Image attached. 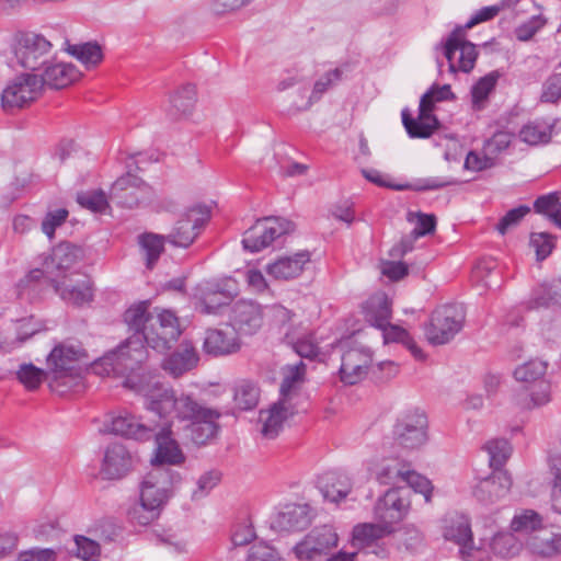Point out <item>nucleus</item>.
Returning <instances> with one entry per match:
<instances>
[{
	"label": "nucleus",
	"mask_w": 561,
	"mask_h": 561,
	"mask_svg": "<svg viewBox=\"0 0 561 561\" xmlns=\"http://www.w3.org/2000/svg\"><path fill=\"white\" fill-rule=\"evenodd\" d=\"M229 318L234 332L251 335L254 334L263 323V310L262 307L253 300L240 299L231 307Z\"/></svg>",
	"instance_id": "nucleus-20"
},
{
	"label": "nucleus",
	"mask_w": 561,
	"mask_h": 561,
	"mask_svg": "<svg viewBox=\"0 0 561 561\" xmlns=\"http://www.w3.org/2000/svg\"><path fill=\"white\" fill-rule=\"evenodd\" d=\"M232 291L227 282H208L196 289L195 309L204 314H217L220 309L229 304Z\"/></svg>",
	"instance_id": "nucleus-18"
},
{
	"label": "nucleus",
	"mask_w": 561,
	"mask_h": 561,
	"mask_svg": "<svg viewBox=\"0 0 561 561\" xmlns=\"http://www.w3.org/2000/svg\"><path fill=\"white\" fill-rule=\"evenodd\" d=\"M351 488V480L343 472L329 471L318 478V489L323 499L333 503L344 500Z\"/></svg>",
	"instance_id": "nucleus-28"
},
{
	"label": "nucleus",
	"mask_w": 561,
	"mask_h": 561,
	"mask_svg": "<svg viewBox=\"0 0 561 561\" xmlns=\"http://www.w3.org/2000/svg\"><path fill=\"white\" fill-rule=\"evenodd\" d=\"M180 473L168 467H153L140 486V503L129 512L131 520L148 525L159 517L168 502L172 488L180 481Z\"/></svg>",
	"instance_id": "nucleus-5"
},
{
	"label": "nucleus",
	"mask_w": 561,
	"mask_h": 561,
	"mask_svg": "<svg viewBox=\"0 0 561 561\" xmlns=\"http://www.w3.org/2000/svg\"><path fill=\"white\" fill-rule=\"evenodd\" d=\"M288 416L283 400L274 403L268 410L260 411V422L262 423L261 433L265 438H275L283 428V424Z\"/></svg>",
	"instance_id": "nucleus-35"
},
{
	"label": "nucleus",
	"mask_w": 561,
	"mask_h": 561,
	"mask_svg": "<svg viewBox=\"0 0 561 561\" xmlns=\"http://www.w3.org/2000/svg\"><path fill=\"white\" fill-rule=\"evenodd\" d=\"M511 486L512 479L506 471H494L476 484L473 495L481 503L489 504L503 497Z\"/></svg>",
	"instance_id": "nucleus-23"
},
{
	"label": "nucleus",
	"mask_w": 561,
	"mask_h": 561,
	"mask_svg": "<svg viewBox=\"0 0 561 561\" xmlns=\"http://www.w3.org/2000/svg\"><path fill=\"white\" fill-rule=\"evenodd\" d=\"M54 291L67 305L83 307L94 298L93 282L88 275L62 274L49 279Z\"/></svg>",
	"instance_id": "nucleus-11"
},
{
	"label": "nucleus",
	"mask_w": 561,
	"mask_h": 561,
	"mask_svg": "<svg viewBox=\"0 0 561 561\" xmlns=\"http://www.w3.org/2000/svg\"><path fill=\"white\" fill-rule=\"evenodd\" d=\"M490 549L493 554L508 559L518 554L520 543L512 533H499L491 539Z\"/></svg>",
	"instance_id": "nucleus-49"
},
{
	"label": "nucleus",
	"mask_w": 561,
	"mask_h": 561,
	"mask_svg": "<svg viewBox=\"0 0 561 561\" xmlns=\"http://www.w3.org/2000/svg\"><path fill=\"white\" fill-rule=\"evenodd\" d=\"M465 322V313L457 305H444L436 308L425 325V336L432 345L450 342L460 332Z\"/></svg>",
	"instance_id": "nucleus-9"
},
{
	"label": "nucleus",
	"mask_w": 561,
	"mask_h": 561,
	"mask_svg": "<svg viewBox=\"0 0 561 561\" xmlns=\"http://www.w3.org/2000/svg\"><path fill=\"white\" fill-rule=\"evenodd\" d=\"M50 259L58 272L67 274L83 259V250L72 243L61 242L53 249Z\"/></svg>",
	"instance_id": "nucleus-37"
},
{
	"label": "nucleus",
	"mask_w": 561,
	"mask_h": 561,
	"mask_svg": "<svg viewBox=\"0 0 561 561\" xmlns=\"http://www.w3.org/2000/svg\"><path fill=\"white\" fill-rule=\"evenodd\" d=\"M561 100V73H551L542 83L540 101L556 104Z\"/></svg>",
	"instance_id": "nucleus-58"
},
{
	"label": "nucleus",
	"mask_w": 561,
	"mask_h": 561,
	"mask_svg": "<svg viewBox=\"0 0 561 561\" xmlns=\"http://www.w3.org/2000/svg\"><path fill=\"white\" fill-rule=\"evenodd\" d=\"M310 523L311 508L308 504H289L278 512L273 525L280 531H299Z\"/></svg>",
	"instance_id": "nucleus-26"
},
{
	"label": "nucleus",
	"mask_w": 561,
	"mask_h": 561,
	"mask_svg": "<svg viewBox=\"0 0 561 561\" xmlns=\"http://www.w3.org/2000/svg\"><path fill=\"white\" fill-rule=\"evenodd\" d=\"M547 371V363L539 359H531L514 370V377L517 381L525 383H537Z\"/></svg>",
	"instance_id": "nucleus-50"
},
{
	"label": "nucleus",
	"mask_w": 561,
	"mask_h": 561,
	"mask_svg": "<svg viewBox=\"0 0 561 561\" xmlns=\"http://www.w3.org/2000/svg\"><path fill=\"white\" fill-rule=\"evenodd\" d=\"M459 181L449 176H428L416 179L412 183L405 185H398L394 188L398 191L412 190L415 192L436 191L448 186L458 185Z\"/></svg>",
	"instance_id": "nucleus-47"
},
{
	"label": "nucleus",
	"mask_w": 561,
	"mask_h": 561,
	"mask_svg": "<svg viewBox=\"0 0 561 561\" xmlns=\"http://www.w3.org/2000/svg\"><path fill=\"white\" fill-rule=\"evenodd\" d=\"M149 302L141 301L129 307L124 313V321L134 331L117 348L107 352L92 363V370L100 376L127 377L142 370L147 359V347L158 353L171 348L181 335L179 320L170 310L158 313L148 311Z\"/></svg>",
	"instance_id": "nucleus-1"
},
{
	"label": "nucleus",
	"mask_w": 561,
	"mask_h": 561,
	"mask_svg": "<svg viewBox=\"0 0 561 561\" xmlns=\"http://www.w3.org/2000/svg\"><path fill=\"white\" fill-rule=\"evenodd\" d=\"M42 88L44 85L50 89H64L75 82L80 72L71 64L60 62L51 59L43 69L41 75H37Z\"/></svg>",
	"instance_id": "nucleus-25"
},
{
	"label": "nucleus",
	"mask_w": 561,
	"mask_h": 561,
	"mask_svg": "<svg viewBox=\"0 0 561 561\" xmlns=\"http://www.w3.org/2000/svg\"><path fill=\"white\" fill-rule=\"evenodd\" d=\"M196 102V89L194 84H185L170 96L169 115L173 118L188 115Z\"/></svg>",
	"instance_id": "nucleus-38"
},
{
	"label": "nucleus",
	"mask_w": 561,
	"mask_h": 561,
	"mask_svg": "<svg viewBox=\"0 0 561 561\" xmlns=\"http://www.w3.org/2000/svg\"><path fill=\"white\" fill-rule=\"evenodd\" d=\"M365 320L374 328H383L391 319V301L383 293L370 296L363 305Z\"/></svg>",
	"instance_id": "nucleus-33"
},
{
	"label": "nucleus",
	"mask_w": 561,
	"mask_h": 561,
	"mask_svg": "<svg viewBox=\"0 0 561 561\" xmlns=\"http://www.w3.org/2000/svg\"><path fill=\"white\" fill-rule=\"evenodd\" d=\"M43 284L44 271L41 268H33L16 283V296L20 299H26L31 301L39 295L43 288Z\"/></svg>",
	"instance_id": "nucleus-41"
},
{
	"label": "nucleus",
	"mask_w": 561,
	"mask_h": 561,
	"mask_svg": "<svg viewBox=\"0 0 561 561\" xmlns=\"http://www.w3.org/2000/svg\"><path fill=\"white\" fill-rule=\"evenodd\" d=\"M407 490L402 486L389 489L375 506V518L378 522L358 524L353 528V545L358 548H369L386 535L394 531L409 510V501L403 495Z\"/></svg>",
	"instance_id": "nucleus-3"
},
{
	"label": "nucleus",
	"mask_w": 561,
	"mask_h": 561,
	"mask_svg": "<svg viewBox=\"0 0 561 561\" xmlns=\"http://www.w3.org/2000/svg\"><path fill=\"white\" fill-rule=\"evenodd\" d=\"M221 413L211 408L202 405L196 415L186 422L185 428L190 433V438L196 445H204L214 438L219 432L218 420Z\"/></svg>",
	"instance_id": "nucleus-21"
},
{
	"label": "nucleus",
	"mask_w": 561,
	"mask_h": 561,
	"mask_svg": "<svg viewBox=\"0 0 561 561\" xmlns=\"http://www.w3.org/2000/svg\"><path fill=\"white\" fill-rule=\"evenodd\" d=\"M456 95L451 91L450 84H433L421 98V112L434 111L435 102L453 101Z\"/></svg>",
	"instance_id": "nucleus-53"
},
{
	"label": "nucleus",
	"mask_w": 561,
	"mask_h": 561,
	"mask_svg": "<svg viewBox=\"0 0 561 561\" xmlns=\"http://www.w3.org/2000/svg\"><path fill=\"white\" fill-rule=\"evenodd\" d=\"M68 215L66 208H57L46 214L42 221V230L49 240H53L56 229L66 221Z\"/></svg>",
	"instance_id": "nucleus-64"
},
{
	"label": "nucleus",
	"mask_w": 561,
	"mask_h": 561,
	"mask_svg": "<svg viewBox=\"0 0 561 561\" xmlns=\"http://www.w3.org/2000/svg\"><path fill=\"white\" fill-rule=\"evenodd\" d=\"M495 164L496 162L493 160L492 156H490L483 147L481 152L476 150L469 151L465 159L463 167L469 171L480 172L491 169Z\"/></svg>",
	"instance_id": "nucleus-56"
},
{
	"label": "nucleus",
	"mask_w": 561,
	"mask_h": 561,
	"mask_svg": "<svg viewBox=\"0 0 561 561\" xmlns=\"http://www.w3.org/2000/svg\"><path fill=\"white\" fill-rule=\"evenodd\" d=\"M520 1L522 0H501L497 4L483 7L478 10L463 26L453 31L443 46V54L448 61L449 72H470L474 68L478 57L477 46L465 39L460 32L494 19L502 10L515 8Z\"/></svg>",
	"instance_id": "nucleus-4"
},
{
	"label": "nucleus",
	"mask_w": 561,
	"mask_h": 561,
	"mask_svg": "<svg viewBox=\"0 0 561 561\" xmlns=\"http://www.w3.org/2000/svg\"><path fill=\"white\" fill-rule=\"evenodd\" d=\"M16 377L19 381L27 389H37L44 379H48L47 369L36 367L32 363L22 364L18 371Z\"/></svg>",
	"instance_id": "nucleus-52"
},
{
	"label": "nucleus",
	"mask_w": 561,
	"mask_h": 561,
	"mask_svg": "<svg viewBox=\"0 0 561 561\" xmlns=\"http://www.w3.org/2000/svg\"><path fill=\"white\" fill-rule=\"evenodd\" d=\"M547 23V19L542 14L534 15L526 22L518 25L515 35L518 41L527 42L534 37Z\"/></svg>",
	"instance_id": "nucleus-63"
},
{
	"label": "nucleus",
	"mask_w": 561,
	"mask_h": 561,
	"mask_svg": "<svg viewBox=\"0 0 561 561\" xmlns=\"http://www.w3.org/2000/svg\"><path fill=\"white\" fill-rule=\"evenodd\" d=\"M379 330L382 331V339L385 344L401 343L411 351L415 358H424L423 352L415 345L412 336L405 329L396 324H391L390 321H388V323L383 328H379Z\"/></svg>",
	"instance_id": "nucleus-43"
},
{
	"label": "nucleus",
	"mask_w": 561,
	"mask_h": 561,
	"mask_svg": "<svg viewBox=\"0 0 561 561\" xmlns=\"http://www.w3.org/2000/svg\"><path fill=\"white\" fill-rule=\"evenodd\" d=\"M527 546L530 552L538 557H556L561 553V534H551L548 537L534 536Z\"/></svg>",
	"instance_id": "nucleus-44"
},
{
	"label": "nucleus",
	"mask_w": 561,
	"mask_h": 561,
	"mask_svg": "<svg viewBox=\"0 0 561 561\" xmlns=\"http://www.w3.org/2000/svg\"><path fill=\"white\" fill-rule=\"evenodd\" d=\"M402 483H405L414 492L421 493L422 495H424V499L426 502L431 501L433 486H432L431 481L427 478L409 469L408 472H405V474H404V479H403Z\"/></svg>",
	"instance_id": "nucleus-60"
},
{
	"label": "nucleus",
	"mask_w": 561,
	"mask_h": 561,
	"mask_svg": "<svg viewBox=\"0 0 561 561\" xmlns=\"http://www.w3.org/2000/svg\"><path fill=\"white\" fill-rule=\"evenodd\" d=\"M41 331V325L34 317H26L14 322L13 331L4 335L0 344L1 350L11 353L23 346V344Z\"/></svg>",
	"instance_id": "nucleus-31"
},
{
	"label": "nucleus",
	"mask_w": 561,
	"mask_h": 561,
	"mask_svg": "<svg viewBox=\"0 0 561 561\" xmlns=\"http://www.w3.org/2000/svg\"><path fill=\"white\" fill-rule=\"evenodd\" d=\"M42 91L38 76L35 73H23L12 80L1 94V106L4 112L13 113L33 101Z\"/></svg>",
	"instance_id": "nucleus-14"
},
{
	"label": "nucleus",
	"mask_w": 561,
	"mask_h": 561,
	"mask_svg": "<svg viewBox=\"0 0 561 561\" xmlns=\"http://www.w3.org/2000/svg\"><path fill=\"white\" fill-rule=\"evenodd\" d=\"M133 457L123 444L114 443L107 446L102 461L101 473L113 480L124 477L131 468Z\"/></svg>",
	"instance_id": "nucleus-22"
},
{
	"label": "nucleus",
	"mask_w": 561,
	"mask_h": 561,
	"mask_svg": "<svg viewBox=\"0 0 561 561\" xmlns=\"http://www.w3.org/2000/svg\"><path fill=\"white\" fill-rule=\"evenodd\" d=\"M561 295L556 285L541 284L533 289L526 308L529 310H539L557 306V296Z\"/></svg>",
	"instance_id": "nucleus-45"
},
{
	"label": "nucleus",
	"mask_w": 561,
	"mask_h": 561,
	"mask_svg": "<svg viewBox=\"0 0 561 561\" xmlns=\"http://www.w3.org/2000/svg\"><path fill=\"white\" fill-rule=\"evenodd\" d=\"M291 222L280 217H265L256 220L243 236V248L256 253L270 247L276 239L291 230Z\"/></svg>",
	"instance_id": "nucleus-12"
},
{
	"label": "nucleus",
	"mask_w": 561,
	"mask_h": 561,
	"mask_svg": "<svg viewBox=\"0 0 561 561\" xmlns=\"http://www.w3.org/2000/svg\"><path fill=\"white\" fill-rule=\"evenodd\" d=\"M337 534L332 526L316 527L296 543L294 553L299 561H316L328 554L337 545Z\"/></svg>",
	"instance_id": "nucleus-15"
},
{
	"label": "nucleus",
	"mask_w": 561,
	"mask_h": 561,
	"mask_svg": "<svg viewBox=\"0 0 561 561\" xmlns=\"http://www.w3.org/2000/svg\"><path fill=\"white\" fill-rule=\"evenodd\" d=\"M394 436L405 449H417L427 442V417L419 411L404 414L396 424Z\"/></svg>",
	"instance_id": "nucleus-16"
},
{
	"label": "nucleus",
	"mask_w": 561,
	"mask_h": 561,
	"mask_svg": "<svg viewBox=\"0 0 561 561\" xmlns=\"http://www.w3.org/2000/svg\"><path fill=\"white\" fill-rule=\"evenodd\" d=\"M157 427V422H144L141 417L127 411L113 416L106 425V430L112 434L144 442L152 438Z\"/></svg>",
	"instance_id": "nucleus-17"
},
{
	"label": "nucleus",
	"mask_w": 561,
	"mask_h": 561,
	"mask_svg": "<svg viewBox=\"0 0 561 561\" xmlns=\"http://www.w3.org/2000/svg\"><path fill=\"white\" fill-rule=\"evenodd\" d=\"M341 351L340 379L343 383L353 386L362 381L373 363V351L354 336L337 342Z\"/></svg>",
	"instance_id": "nucleus-7"
},
{
	"label": "nucleus",
	"mask_w": 561,
	"mask_h": 561,
	"mask_svg": "<svg viewBox=\"0 0 561 561\" xmlns=\"http://www.w3.org/2000/svg\"><path fill=\"white\" fill-rule=\"evenodd\" d=\"M284 341L301 357L314 358L319 354V346L313 333L302 323L287 328L284 333Z\"/></svg>",
	"instance_id": "nucleus-30"
},
{
	"label": "nucleus",
	"mask_w": 561,
	"mask_h": 561,
	"mask_svg": "<svg viewBox=\"0 0 561 561\" xmlns=\"http://www.w3.org/2000/svg\"><path fill=\"white\" fill-rule=\"evenodd\" d=\"M483 449L489 455L490 467L494 471H502L501 468L505 465L512 453V446L505 438H493L488 440Z\"/></svg>",
	"instance_id": "nucleus-46"
},
{
	"label": "nucleus",
	"mask_w": 561,
	"mask_h": 561,
	"mask_svg": "<svg viewBox=\"0 0 561 561\" xmlns=\"http://www.w3.org/2000/svg\"><path fill=\"white\" fill-rule=\"evenodd\" d=\"M343 69L342 68H335L328 72H325L323 76H321L313 85V90L310 95V101L306 104V107H309L311 105L312 101H318L321 99V96L332 87H334L336 83H339L342 80L343 77Z\"/></svg>",
	"instance_id": "nucleus-55"
},
{
	"label": "nucleus",
	"mask_w": 561,
	"mask_h": 561,
	"mask_svg": "<svg viewBox=\"0 0 561 561\" xmlns=\"http://www.w3.org/2000/svg\"><path fill=\"white\" fill-rule=\"evenodd\" d=\"M402 123L411 138H428L434 130L438 127V121L433 114V111L421 112V104L419 105V117L411 118L407 110L402 111Z\"/></svg>",
	"instance_id": "nucleus-34"
},
{
	"label": "nucleus",
	"mask_w": 561,
	"mask_h": 561,
	"mask_svg": "<svg viewBox=\"0 0 561 561\" xmlns=\"http://www.w3.org/2000/svg\"><path fill=\"white\" fill-rule=\"evenodd\" d=\"M67 51L87 69L98 66L103 59L102 48L98 43L88 42L69 45Z\"/></svg>",
	"instance_id": "nucleus-42"
},
{
	"label": "nucleus",
	"mask_w": 561,
	"mask_h": 561,
	"mask_svg": "<svg viewBox=\"0 0 561 561\" xmlns=\"http://www.w3.org/2000/svg\"><path fill=\"white\" fill-rule=\"evenodd\" d=\"M51 43L41 34L22 33L12 44V66H21L31 71L44 69L51 58Z\"/></svg>",
	"instance_id": "nucleus-8"
},
{
	"label": "nucleus",
	"mask_w": 561,
	"mask_h": 561,
	"mask_svg": "<svg viewBox=\"0 0 561 561\" xmlns=\"http://www.w3.org/2000/svg\"><path fill=\"white\" fill-rule=\"evenodd\" d=\"M240 343L236 332L211 329L206 331L203 350L211 356L230 355L239 351Z\"/></svg>",
	"instance_id": "nucleus-29"
},
{
	"label": "nucleus",
	"mask_w": 561,
	"mask_h": 561,
	"mask_svg": "<svg viewBox=\"0 0 561 561\" xmlns=\"http://www.w3.org/2000/svg\"><path fill=\"white\" fill-rule=\"evenodd\" d=\"M310 261L308 252H299L290 256H279L266 265L268 276L277 280H289L298 277Z\"/></svg>",
	"instance_id": "nucleus-27"
},
{
	"label": "nucleus",
	"mask_w": 561,
	"mask_h": 561,
	"mask_svg": "<svg viewBox=\"0 0 561 561\" xmlns=\"http://www.w3.org/2000/svg\"><path fill=\"white\" fill-rule=\"evenodd\" d=\"M75 541L78 558L83 561H99L101 549L96 541L84 536H77Z\"/></svg>",
	"instance_id": "nucleus-62"
},
{
	"label": "nucleus",
	"mask_w": 561,
	"mask_h": 561,
	"mask_svg": "<svg viewBox=\"0 0 561 561\" xmlns=\"http://www.w3.org/2000/svg\"><path fill=\"white\" fill-rule=\"evenodd\" d=\"M147 190L148 186L140 178L128 172L113 183L111 196L118 199V203L124 206L131 208L140 203L145 197L140 193H145Z\"/></svg>",
	"instance_id": "nucleus-24"
},
{
	"label": "nucleus",
	"mask_w": 561,
	"mask_h": 561,
	"mask_svg": "<svg viewBox=\"0 0 561 561\" xmlns=\"http://www.w3.org/2000/svg\"><path fill=\"white\" fill-rule=\"evenodd\" d=\"M210 218V208L205 205L191 207L167 236V242L178 248H188Z\"/></svg>",
	"instance_id": "nucleus-13"
},
{
	"label": "nucleus",
	"mask_w": 561,
	"mask_h": 561,
	"mask_svg": "<svg viewBox=\"0 0 561 561\" xmlns=\"http://www.w3.org/2000/svg\"><path fill=\"white\" fill-rule=\"evenodd\" d=\"M542 526V517L533 510H522L515 514L511 522V529L514 533L528 534Z\"/></svg>",
	"instance_id": "nucleus-51"
},
{
	"label": "nucleus",
	"mask_w": 561,
	"mask_h": 561,
	"mask_svg": "<svg viewBox=\"0 0 561 561\" xmlns=\"http://www.w3.org/2000/svg\"><path fill=\"white\" fill-rule=\"evenodd\" d=\"M501 77L500 71L493 70L481 77L470 90L471 107L473 111H482L486 107L490 94L494 91Z\"/></svg>",
	"instance_id": "nucleus-36"
},
{
	"label": "nucleus",
	"mask_w": 561,
	"mask_h": 561,
	"mask_svg": "<svg viewBox=\"0 0 561 561\" xmlns=\"http://www.w3.org/2000/svg\"><path fill=\"white\" fill-rule=\"evenodd\" d=\"M409 469L404 465L400 463L396 459L383 461L374 469L369 468L370 476H374L380 484L385 485H397L403 482L404 474Z\"/></svg>",
	"instance_id": "nucleus-39"
},
{
	"label": "nucleus",
	"mask_w": 561,
	"mask_h": 561,
	"mask_svg": "<svg viewBox=\"0 0 561 561\" xmlns=\"http://www.w3.org/2000/svg\"><path fill=\"white\" fill-rule=\"evenodd\" d=\"M198 355L188 342L183 343L179 351L173 352L162 362V367L173 377H180L194 368L198 363Z\"/></svg>",
	"instance_id": "nucleus-32"
},
{
	"label": "nucleus",
	"mask_w": 561,
	"mask_h": 561,
	"mask_svg": "<svg viewBox=\"0 0 561 561\" xmlns=\"http://www.w3.org/2000/svg\"><path fill=\"white\" fill-rule=\"evenodd\" d=\"M550 137L551 133L548 126L539 122H530L523 126L519 131L520 140L531 146L547 144Z\"/></svg>",
	"instance_id": "nucleus-54"
},
{
	"label": "nucleus",
	"mask_w": 561,
	"mask_h": 561,
	"mask_svg": "<svg viewBox=\"0 0 561 561\" xmlns=\"http://www.w3.org/2000/svg\"><path fill=\"white\" fill-rule=\"evenodd\" d=\"M152 438H154L157 445L152 459L153 467L178 466L184 462L185 456L173 437L170 424L158 423Z\"/></svg>",
	"instance_id": "nucleus-19"
},
{
	"label": "nucleus",
	"mask_w": 561,
	"mask_h": 561,
	"mask_svg": "<svg viewBox=\"0 0 561 561\" xmlns=\"http://www.w3.org/2000/svg\"><path fill=\"white\" fill-rule=\"evenodd\" d=\"M77 202L82 207L90 209L91 211L94 213H102L108 206L106 195L101 190L80 193L77 196Z\"/></svg>",
	"instance_id": "nucleus-59"
},
{
	"label": "nucleus",
	"mask_w": 561,
	"mask_h": 561,
	"mask_svg": "<svg viewBox=\"0 0 561 561\" xmlns=\"http://www.w3.org/2000/svg\"><path fill=\"white\" fill-rule=\"evenodd\" d=\"M260 390L249 380H242L234 387L233 400L240 410H252L259 403Z\"/></svg>",
	"instance_id": "nucleus-48"
},
{
	"label": "nucleus",
	"mask_w": 561,
	"mask_h": 561,
	"mask_svg": "<svg viewBox=\"0 0 561 561\" xmlns=\"http://www.w3.org/2000/svg\"><path fill=\"white\" fill-rule=\"evenodd\" d=\"M550 401V383L546 380H539L535 383L534 389L529 393V400L519 401L525 409L539 408Z\"/></svg>",
	"instance_id": "nucleus-57"
},
{
	"label": "nucleus",
	"mask_w": 561,
	"mask_h": 561,
	"mask_svg": "<svg viewBox=\"0 0 561 561\" xmlns=\"http://www.w3.org/2000/svg\"><path fill=\"white\" fill-rule=\"evenodd\" d=\"M220 478V472L216 470L202 474L196 482V489L192 492V500L197 501L205 497L219 483Z\"/></svg>",
	"instance_id": "nucleus-61"
},
{
	"label": "nucleus",
	"mask_w": 561,
	"mask_h": 561,
	"mask_svg": "<svg viewBox=\"0 0 561 561\" xmlns=\"http://www.w3.org/2000/svg\"><path fill=\"white\" fill-rule=\"evenodd\" d=\"M167 237L157 233H142L138 237V244L144 252L147 268L151 270L164 250Z\"/></svg>",
	"instance_id": "nucleus-40"
},
{
	"label": "nucleus",
	"mask_w": 561,
	"mask_h": 561,
	"mask_svg": "<svg viewBox=\"0 0 561 561\" xmlns=\"http://www.w3.org/2000/svg\"><path fill=\"white\" fill-rule=\"evenodd\" d=\"M123 385L144 397L146 410L157 415L161 424L172 426L173 420L186 423L202 408L192 394L176 391L142 370L127 375Z\"/></svg>",
	"instance_id": "nucleus-2"
},
{
	"label": "nucleus",
	"mask_w": 561,
	"mask_h": 561,
	"mask_svg": "<svg viewBox=\"0 0 561 561\" xmlns=\"http://www.w3.org/2000/svg\"><path fill=\"white\" fill-rule=\"evenodd\" d=\"M89 356L80 342L56 344L46 357L49 388L60 394L81 378L82 366Z\"/></svg>",
	"instance_id": "nucleus-6"
},
{
	"label": "nucleus",
	"mask_w": 561,
	"mask_h": 561,
	"mask_svg": "<svg viewBox=\"0 0 561 561\" xmlns=\"http://www.w3.org/2000/svg\"><path fill=\"white\" fill-rule=\"evenodd\" d=\"M443 537L459 546V552L465 561H485L481 549L476 548L469 518L461 513H447L442 519Z\"/></svg>",
	"instance_id": "nucleus-10"
}]
</instances>
